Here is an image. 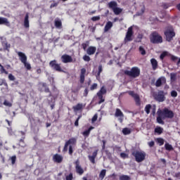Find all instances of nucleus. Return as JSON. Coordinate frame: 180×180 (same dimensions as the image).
Wrapping results in <instances>:
<instances>
[{"mask_svg": "<svg viewBox=\"0 0 180 180\" xmlns=\"http://www.w3.org/2000/svg\"><path fill=\"white\" fill-rule=\"evenodd\" d=\"M174 111L165 108L162 111L158 112V117L156 120L159 124H165L164 120L165 119H174Z\"/></svg>", "mask_w": 180, "mask_h": 180, "instance_id": "1", "label": "nucleus"}, {"mask_svg": "<svg viewBox=\"0 0 180 180\" xmlns=\"http://www.w3.org/2000/svg\"><path fill=\"white\" fill-rule=\"evenodd\" d=\"M76 144H77V139L75 138L70 139L65 143V146L63 150V153H67V151H68V146H69V155H72V154L74 153L72 146H76Z\"/></svg>", "mask_w": 180, "mask_h": 180, "instance_id": "2", "label": "nucleus"}, {"mask_svg": "<svg viewBox=\"0 0 180 180\" xmlns=\"http://www.w3.org/2000/svg\"><path fill=\"white\" fill-rule=\"evenodd\" d=\"M122 71L124 75H127L130 78H137L138 77H140V68L138 67H133L130 70H124Z\"/></svg>", "mask_w": 180, "mask_h": 180, "instance_id": "3", "label": "nucleus"}, {"mask_svg": "<svg viewBox=\"0 0 180 180\" xmlns=\"http://www.w3.org/2000/svg\"><path fill=\"white\" fill-rule=\"evenodd\" d=\"M150 41L153 44H161L162 43V36H161L157 31L153 32L150 35Z\"/></svg>", "mask_w": 180, "mask_h": 180, "instance_id": "4", "label": "nucleus"}, {"mask_svg": "<svg viewBox=\"0 0 180 180\" xmlns=\"http://www.w3.org/2000/svg\"><path fill=\"white\" fill-rule=\"evenodd\" d=\"M164 34L166 38V41H172L174 40V37H175L176 34L175 31L174 30V28L172 26L169 27L165 32Z\"/></svg>", "mask_w": 180, "mask_h": 180, "instance_id": "5", "label": "nucleus"}, {"mask_svg": "<svg viewBox=\"0 0 180 180\" xmlns=\"http://www.w3.org/2000/svg\"><path fill=\"white\" fill-rule=\"evenodd\" d=\"M131 155L135 158L136 162H143L146 160V153L140 150H134Z\"/></svg>", "mask_w": 180, "mask_h": 180, "instance_id": "6", "label": "nucleus"}, {"mask_svg": "<svg viewBox=\"0 0 180 180\" xmlns=\"http://www.w3.org/2000/svg\"><path fill=\"white\" fill-rule=\"evenodd\" d=\"M49 67L53 68L54 71H57V72H64V70L61 68L60 63H57L56 60H53L49 62Z\"/></svg>", "mask_w": 180, "mask_h": 180, "instance_id": "7", "label": "nucleus"}, {"mask_svg": "<svg viewBox=\"0 0 180 180\" xmlns=\"http://www.w3.org/2000/svg\"><path fill=\"white\" fill-rule=\"evenodd\" d=\"M133 34H134V32H133V27H129L126 33L124 41L125 42L132 41H133Z\"/></svg>", "mask_w": 180, "mask_h": 180, "instance_id": "8", "label": "nucleus"}, {"mask_svg": "<svg viewBox=\"0 0 180 180\" xmlns=\"http://www.w3.org/2000/svg\"><path fill=\"white\" fill-rule=\"evenodd\" d=\"M60 60L63 64H68V63H75V59L74 60L72 56L68 54H63L61 56Z\"/></svg>", "mask_w": 180, "mask_h": 180, "instance_id": "9", "label": "nucleus"}, {"mask_svg": "<svg viewBox=\"0 0 180 180\" xmlns=\"http://www.w3.org/2000/svg\"><path fill=\"white\" fill-rule=\"evenodd\" d=\"M154 99L157 102H164L165 101V93L164 91H159L158 94H155Z\"/></svg>", "mask_w": 180, "mask_h": 180, "instance_id": "10", "label": "nucleus"}, {"mask_svg": "<svg viewBox=\"0 0 180 180\" xmlns=\"http://www.w3.org/2000/svg\"><path fill=\"white\" fill-rule=\"evenodd\" d=\"M129 95H130V96H132V98H134L136 102V105L137 106H140V105H141V103L140 102V96H139V94L134 93V91H129Z\"/></svg>", "mask_w": 180, "mask_h": 180, "instance_id": "11", "label": "nucleus"}, {"mask_svg": "<svg viewBox=\"0 0 180 180\" xmlns=\"http://www.w3.org/2000/svg\"><path fill=\"white\" fill-rule=\"evenodd\" d=\"M115 116V117H120L119 121L120 122V123H123V117H124V114H123V112H122L121 109L116 108Z\"/></svg>", "mask_w": 180, "mask_h": 180, "instance_id": "12", "label": "nucleus"}, {"mask_svg": "<svg viewBox=\"0 0 180 180\" xmlns=\"http://www.w3.org/2000/svg\"><path fill=\"white\" fill-rule=\"evenodd\" d=\"M164 84H167V79L165 78V77H160L157 79L155 85V86H157V88H160V86H161Z\"/></svg>", "mask_w": 180, "mask_h": 180, "instance_id": "13", "label": "nucleus"}, {"mask_svg": "<svg viewBox=\"0 0 180 180\" xmlns=\"http://www.w3.org/2000/svg\"><path fill=\"white\" fill-rule=\"evenodd\" d=\"M75 164L77 174L79 175H82V174H84V169H82L81 165H79V160H77Z\"/></svg>", "mask_w": 180, "mask_h": 180, "instance_id": "14", "label": "nucleus"}, {"mask_svg": "<svg viewBox=\"0 0 180 180\" xmlns=\"http://www.w3.org/2000/svg\"><path fill=\"white\" fill-rule=\"evenodd\" d=\"M63 155L58 153H56L53 156V162H57V164H61V162H63Z\"/></svg>", "mask_w": 180, "mask_h": 180, "instance_id": "15", "label": "nucleus"}, {"mask_svg": "<svg viewBox=\"0 0 180 180\" xmlns=\"http://www.w3.org/2000/svg\"><path fill=\"white\" fill-rule=\"evenodd\" d=\"M23 65L27 71H32V65L27 63V57L25 54H23Z\"/></svg>", "mask_w": 180, "mask_h": 180, "instance_id": "16", "label": "nucleus"}, {"mask_svg": "<svg viewBox=\"0 0 180 180\" xmlns=\"http://www.w3.org/2000/svg\"><path fill=\"white\" fill-rule=\"evenodd\" d=\"M86 54L88 56H94L96 53V46H90L88 47V49L86 50Z\"/></svg>", "mask_w": 180, "mask_h": 180, "instance_id": "17", "label": "nucleus"}, {"mask_svg": "<svg viewBox=\"0 0 180 180\" xmlns=\"http://www.w3.org/2000/svg\"><path fill=\"white\" fill-rule=\"evenodd\" d=\"M85 74H86V69L83 68L80 70V84L85 82Z\"/></svg>", "mask_w": 180, "mask_h": 180, "instance_id": "18", "label": "nucleus"}, {"mask_svg": "<svg viewBox=\"0 0 180 180\" xmlns=\"http://www.w3.org/2000/svg\"><path fill=\"white\" fill-rule=\"evenodd\" d=\"M98 156V150H96L93 153L92 155H89L88 158L91 164H95V158Z\"/></svg>", "mask_w": 180, "mask_h": 180, "instance_id": "19", "label": "nucleus"}, {"mask_svg": "<svg viewBox=\"0 0 180 180\" xmlns=\"http://www.w3.org/2000/svg\"><path fill=\"white\" fill-rule=\"evenodd\" d=\"M0 25H4L5 26H11V22H9V20H8V18L0 17Z\"/></svg>", "mask_w": 180, "mask_h": 180, "instance_id": "20", "label": "nucleus"}, {"mask_svg": "<svg viewBox=\"0 0 180 180\" xmlns=\"http://www.w3.org/2000/svg\"><path fill=\"white\" fill-rule=\"evenodd\" d=\"M150 63L153 71H155L158 68V62L155 58L150 59Z\"/></svg>", "mask_w": 180, "mask_h": 180, "instance_id": "21", "label": "nucleus"}, {"mask_svg": "<svg viewBox=\"0 0 180 180\" xmlns=\"http://www.w3.org/2000/svg\"><path fill=\"white\" fill-rule=\"evenodd\" d=\"M24 27H25V29H29V27H30V25L29 24V13H26L24 18Z\"/></svg>", "mask_w": 180, "mask_h": 180, "instance_id": "22", "label": "nucleus"}, {"mask_svg": "<svg viewBox=\"0 0 180 180\" xmlns=\"http://www.w3.org/2000/svg\"><path fill=\"white\" fill-rule=\"evenodd\" d=\"M84 104L82 103H77L76 105L72 107V109L74 110V112H78L79 110H82V109H84Z\"/></svg>", "mask_w": 180, "mask_h": 180, "instance_id": "23", "label": "nucleus"}, {"mask_svg": "<svg viewBox=\"0 0 180 180\" xmlns=\"http://www.w3.org/2000/svg\"><path fill=\"white\" fill-rule=\"evenodd\" d=\"M95 129L94 127H89L88 129L82 132V135L84 137H89V134H91V131Z\"/></svg>", "mask_w": 180, "mask_h": 180, "instance_id": "24", "label": "nucleus"}, {"mask_svg": "<svg viewBox=\"0 0 180 180\" xmlns=\"http://www.w3.org/2000/svg\"><path fill=\"white\" fill-rule=\"evenodd\" d=\"M112 27H113V22L108 21L105 25L104 32H109Z\"/></svg>", "mask_w": 180, "mask_h": 180, "instance_id": "25", "label": "nucleus"}, {"mask_svg": "<svg viewBox=\"0 0 180 180\" xmlns=\"http://www.w3.org/2000/svg\"><path fill=\"white\" fill-rule=\"evenodd\" d=\"M55 27H57V29H61V27H63V22L60 18L55 19Z\"/></svg>", "mask_w": 180, "mask_h": 180, "instance_id": "26", "label": "nucleus"}, {"mask_svg": "<svg viewBox=\"0 0 180 180\" xmlns=\"http://www.w3.org/2000/svg\"><path fill=\"white\" fill-rule=\"evenodd\" d=\"M1 44L4 47V50H7V51H9V49H11V44L8 43L6 41H1Z\"/></svg>", "mask_w": 180, "mask_h": 180, "instance_id": "27", "label": "nucleus"}, {"mask_svg": "<svg viewBox=\"0 0 180 180\" xmlns=\"http://www.w3.org/2000/svg\"><path fill=\"white\" fill-rule=\"evenodd\" d=\"M117 6V3L115 1H112L108 3V8H110V9H112V11L116 8Z\"/></svg>", "mask_w": 180, "mask_h": 180, "instance_id": "28", "label": "nucleus"}, {"mask_svg": "<svg viewBox=\"0 0 180 180\" xmlns=\"http://www.w3.org/2000/svg\"><path fill=\"white\" fill-rule=\"evenodd\" d=\"M108 92V91L106 90V88H105V86H103L100 91L97 93V95H106V93Z\"/></svg>", "mask_w": 180, "mask_h": 180, "instance_id": "29", "label": "nucleus"}, {"mask_svg": "<svg viewBox=\"0 0 180 180\" xmlns=\"http://www.w3.org/2000/svg\"><path fill=\"white\" fill-rule=\"evenodd\" d=\"M106 176V169H103L101 171L99 174L100 179H103Z\"/></svg>", "mask_w": 180, "mask_h": 180, "instance_id": "30", "label": "nucleus"}, {"mask_svg": "<svg viewBox=\"0 0 180 180\" xmlns=\"http://www.w3.org/2000/svg\"><path fill=\"white\" fill-rule=\"evenodd\" d=\"M122 133L124 136H127L131 133V129L126 127L122 129Z\"/></svg>", "mask_w": 180, "mask_h": 180, "instance_id": "31", "label": "nucleus"}, {"mask_svg": "<svg viewBox=\"0 0 180 180\" xmlns=\"http://www.w3.org/2000/svg\"><path fill=\"white\" fill-rule=\"evenodd\" d=\"M165 148L167 151H172V150H174V148L172 147V145H171V144H169L168 143H166L165 144Z\"/></svg>", "mask_w": 180, "mask_h": 180, "instance_id": "32", "label": "nucleus"}, {"mask_svg": "<svg viewBox=\"0 0 180 180\" xmlns=\"http://www.w3.org/2000/svg\"><path fill=\"white\" fill-rule=\"evenodd\" d=\"M102 71H103V69L102 68V65H100L98 66V73L96 75V79H99L101 78V72H102Z\"/></svg>", "mask_w": 180, "mask_h": 180, "instance_id": "33", "label": "nucleus"}, {"mask_svg": "<svg viewBox=\"0 0 180 180\" xmlns=\"http://www.w3.org/2000/svg\"><path fill=\"white\" fill-rule=\"evenodd\" d=\"M65 180H72V179H74V175L72 174V172H70L69 174L65 173Z\"/></svg>", "mask_w": 180, "mask_h": 180, "instance_id": "34", "label": "nucleus"}, {"mask_svg": "<svg viewBox=\"0 0 180 180\" xmlns=\"http://www.w3.org/2000/svg\"><path fill=\"white\" fill-rule=\"evenodd\" d=\"M112 11H113L115 15H120V13H122L123 10L117 6L116 8L113 9Z\"/></svg>", "mask_w": 180, "mask_h": 180, "instance_id": "35", "label": "nucleus"}, {"mask_svg": "<svg viewBox=\"0 0 180 180\" xmlns=\"http://www.w3.org/2000/svg\"><path fill=\"white\" fill-rule=\"evenodd\" d=\"M120 180H131V178L129 175L122 174L120 176Z\"/></svg>", "mask_w": 180, "mask_h": 180, "instance_id": "36", "label": "nucleus"}, {"mask_svg": "<svg viewBox=\"0 0 180 180\" xmlns=\"http://www.w3.org/2000/svg\"><path fill=\"white\" fill-rule=\"evenodd\" d=\"M8 160L11 161V165H15L16 164V155L10 157Z\"/></svg>", "mask_w": 180, "mask_h": 180, "instance_id": "37", "label": "nucleus"}, {"mask_svg": "<svg viewBox=\"0 0 180 180\" xmlns=\"http://www.w3.org/2000/svg\"><path fill=\"white\" fill-rule=\"evenodd\" d=\"M97 96L99 99L98 101V105H101V103H103V102H105V98L103 97V96L101 95V94H97Z\"/></svg>", "mask_w": 180, "mask_h": 180, "instance_id": "38", "label": "nucleus"}, {"mask_svg": "<svg viewBox=\"0 0 180 180\" xmlns=\"http://www.w3.org/2000/svg\"><path fill=\"white\" fill-rule=\"evenodd\" d=\"M156 143L159 144V146H164V139L162 138H158L155 139Z\"/></svg>", "mask_w": 180, "mask_h": 180, "instance_id": "39", "label": "nucleus"}, {"mask_svg": "<svg viewBox=\"0 0 180 180\" xmlns=\"http://www.w3.org/2000/svg\"><path fill=\"white\" fill-rule=\"evenodd\" d=\"M0 72L1 74H6V75H8V72L5 70V68H4L3 65L0 63Z\"/></svg>", "mask_w": 180, "mask_h": 180, "instance_id": "40", "label": "nucleus"}, {"mask_svg": "<svg viewBox=\"0 0 180 180\" xmlns=\"http://www.w3.org/2000/svg\"><path fill=\"white\" fill-rule=\"evenodd\" d=\"M150 110H151V104H148L145 107V112L147 115H150Z\"/></svg>", "mask_w": 180, "mask_h": 180, "instance_id": "41", "label": "nucleus"}, {"mask_svg": "<svg viewBox=\"0 0 180 180\" xmlns=\"http://www.w3.org/2000/svg\"><path fill=\"white\" fill-rule=\"evenodd\" d=\"M163 129L161 127H158L155 129V133H158V134H162Z\"/></svg>", "mask_w": 180, "mask_h": 180, "instance_id": "42", "label": "nucleus"}, {"mask_svg": "<svg viewBox=\"0 0 180 180\" xmlns=\"http://www.w3.org/2000/svg\"><path fill=\"white\" fill-rule=\"evenodd\" d=\"M88 46H89V41H86V42L82 44V49L84 51H86Z\"/></svg>", "mask_w": 180, "mask_h": 180, "instance_id": "43", "label": "nucleus"}, {"mask_svg": "<svg viewBox=\"0 0 180 180\" xmlns=\"http://www.w3.org/2000/svg\"><path fill=\"white\" fill-rule=\"evenodd\" d=\"M170 79H171L172 82H174L176 81V73H171L170 74Z\"/></svg>", "mask_w": 180, "mask_h": 180, "instance_id": "44", "label": "nucleus"}, {"mask_svg": "<svg viewBox=\"0 0 180 180\" xmlns=\"http://www.w3.org/2000/svg\"><path fill=\"white\" fill-rule=\"evenodd\" d=\"M2 85H4L6 88H8V83H6V80H5V79H0V86H2Z\"/></svg>", "mask_w": 180, "mask_h": 180, "instance_id": "45", "label": "nucleus"}, {"mask_svg": "<svg viewBox=\"0 0 180 180\" xmlns=\"http://www.w3.org/2000/svg\"><path fill=\"white\" fill-rule=\"evenodd\" d=\"M139 53H141V56H146V49H144V47L143 46H139Z\"/></svg>", "mask_w": 180, "mask_h": 180, "instance_id": "46", "label": "nucleus"}, {"mask_svg": "<svg viewBox=\"0 0 180 180\" xmlns=\"http://www.w3.org/2000/svg\"><path fill=\"white\" fill-rule=\"evenodd\" d=\"M42 86L43 88H45L44 92H46V94H49V92H50V89L47 86V84L43 83Z\"/></svg>", "mask_w": 180, "mask_h": 180, "instance_id": "47", "label": "nucleus"}, {"mask_svg": "<svg viewBox=\"0 0 180 180\" xmlns=\"http://www.w3.org/2000/svg\"><path fill=\"white\" fill-rule=\"evenodd\" d=\"M81 117H82V115H79L78 116V117L77 118V120L75 122V126L76 127H78L79 126V119H81Z\"/></svg>", "mask_w": 180, "mask_h": 180, "instance_id": "48", "label": "nucleus"}, {"mask_svg": "<svg viewBox=\"0 0 180 180\" xmlns=\"http://www.w3.org/2000/svg\"><path fill=\"white\" fill-rule=\"evenodd\" d=\"M3 104L4 105V106H7L8 108H11L12 106V103H11L8 100H5Z\"/></svg>", "mask_w": 180, "mask_h": 180, "instance_id": "49", "label": "nucleus"}, {"mask_svg": "<svg viewBox=\"0 0 180 180\" xmlns=\"http://www.w3.org/2000/svg\"><path fill=\"white\" fill-rule=\"evenodd\" d=\"M53 4H51L50 6V9H53V8H56L57 6H58V1H53Z\"/></svg>", "mask_w": 180, "mask_h": 180, "instance_id": "50", "label": "nucleus"}, {"mask_svg": "<svg viewBox=\"0 0 180 180\" xmlns=\"http://www.w3.org/2000/svg\"><path fill=\"white\" fill-rule=\"evenodd\" d=\"M83 60L84 61H86L87 63H89V60H91V57H89V56L88 55H84L83 56Z\"/></svg>", "mask_w": 180, "mask_h": 180, "instance_id": "51", "label": "nucleus"}, {"mask_svg": "<svg viewBox=\"0 0 180 180\" xmlns=\"http://www.w3.org/2000/svg\"><path fill=\"white\" fill-rule=\"evenodd\" d=\"M98 88V84L94 83L91 87H90V91H94V89H96Z\"/></svg>", "mask_w": 180, "mask_h": 180, "instance_id": "52", "label": "nucleus"}, {"mask_svg": "<svg viewBox=\"0 0 180 180\" xmlns=\"http://www.w3.org/2000/svg\"><path fill=\"white\" fill-rule=\"evenodd\" d=\"M91 20L93 22H96L98 20H101V16H99V15L94 16V17L91 18Z\"/></svg>", "mask_w": 180, "mask_h": 180, "instance_id": "53", "label": "nucleus"}, {"mask_svg": "<svg viewBox=\"0 0 180 180\" xmlns=\"http://www.w3.org/2000/svg\"><path fill=\"white\" fill-rule=\"evenodd\" d=\"M171 96H172V98H176V96H178V92H176L175 90L172 91Z\"/></svg>", "mask_w": 180, "mask_h": 180, "instance_id": "54", "label": "nucleus"}, {"mask_svg": "<svg viewBox=\"0 0 180 180\" xmlns=\"http://www.w3.org/2000/svg\"><path fill=\"white\" fill-rule=\"evenodd\" d=\"M96 120H98V114H97V113H96V114L93 116V117H92V119H91V123H94Z\"/></svg>", "mask_w": 180, "mask_h": 180, "instance_id": "55", "label": "nucleus"}, {"mask_svg": "<svg viewBox=\"0 0 180 180\" xmlns=\"http://www.w3.org/2000/svg\"><path fill=\"white\" fill-rule=\"evenodd\" d=\"M120 157L124 160L125 158H129V155L126 154L125 153H121Z\"/></svg>", "mask_w": 180, "mask_h": 180, "instance_id": "56", "label": "nucleus"}, {"mask_svg": "<svg viewBox=\"0 0 180 180\" xmlns=\"http://www.w3.org/2000/svg\"><path fill=\"white\" fill-rule=\"evenodd\" d=\"M167 52L162 53L160 56V60H163L164 58H165V57H167Z\"/></svg>", "mask_w": 180, "mask_h": 180, "instance_id": "57", "label": "nucleus"}, {"mask_svg": "<svg viewBox=\"0 0 180 180\" xmlns=\"http://www.w3.org/2000/svg\"><path fill=\"white\" fill-rule=\"evenodd\" d=\"M18 56L20 57V60L21 63H23V53L18 52Z\"/></svg>", "mask_w": 180, "mask_h": 180, "instance_id": "58", "label": "nucleus"}, {"mask_svg": "<svg viewBox=\"0 0 180 180\" xmlns=\"http://www.w3.org/2000/svg\"><path fill=\"white\" fill-rule=\"evenodd\" d=\"M148 146H149V147H154V146H155V142H154V141H151L150 142H148Z\"/></svg>", "mask_w": 180, "mask_h": 180, "instance_id": "59", "label": "nucleus"}, {"mask_svg": "<svg viewBox=\"0 0 180 180\" xmlns=\"http://www.w3.org/2000/svg\"><path fill=\"white\" fill-rule=\"evenodd\" d=\"M8 79L10 81H15V76H13V75H12V74H9L8 75Z\"/></svg>", "mask_w": 180, "mask_h": 180, "instance_id": "60", "label": "nucleus"}, {"mask_svg": "<svg viewBox=\"0 0 180 180\" xmlns=\"http://www.w3.org/2000/svg\"><path fill=\"white\" fill-rule=\"evenodd\" d=\"M177 60H178V57L177 56H175L174 55L171 56V60L172 61H174V63H175V61H176Z\"/></svg>", "mask_w": 180, "mask_h": 180, "instance_id": "61", "label": "nucleus"}, {"mask_svg": "<svg viewBox=\"0 0 180 180\" xmlns=\"http://www.w3.org/2000/svg\"><path fill=\"white\" fill-rule=\"evenodd\" d=\"M103 145H102V150H105V146H106V141L103 140L102 141Z\"/></svg>", "mask_w": 180, "mask_h": 180, "instance_id": "62", "label": "nucleus"}, {"mask_svg": "<svg viewBox=\"0 0 180 180\" xmlns=\"http://www.w3.org/2000/svg\"><path fill=\"white\" fill-rule=\"evenodd\" d=\"M88 93H89L88 89H85L84 92V96H88Z\"/></svg>", "mask_w": 180, "mask_h": 180, "instance_id": "63", "label": "nucleus"}, {"mask_svg": "<svg viewBox=\"0 0 180 180\" xmlns=\"http://www.w3.org/2000/svg\"><path fill=\"white\" fill-rule=\"evenodd\" d=\"M175 177L178 178L179 179H180V172L176 173L175 174Z\"/></svg>", "mask_w": 180, "mask_h": 180, "instance_id": "64", "label": "nucleus"}]
</instances>
